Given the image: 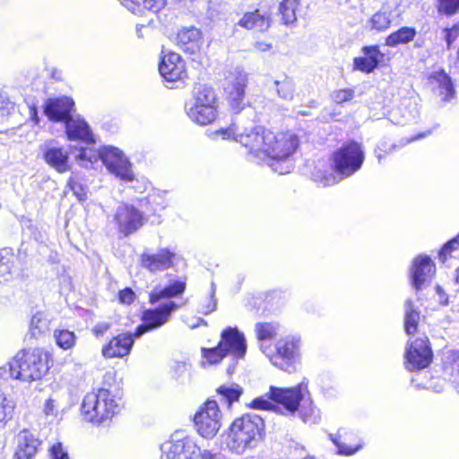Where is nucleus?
I'll use <instances>...</instances> for the list:
<instances>
[{
    "instance_id": "1",
    "label": "nucleus",
    "mask_w": 459,
    "mask_h": 459,
    "mask_svg": "<svg viewBox=\"0 0 459 459\" xmlns=\"http://www.w3.org/2000/svg\"><path fill=\"white\" fill-rule=\"evenodd\" d=\"M212 136L213 139L234 140L239 143L258 162H267L273 170L281 175L287 174L293 169L290 158L299 144L297 135L290 132L275 134L262 126L240 131L235 124L213 132Z\"/></svg>"
},
{
    "instance_id": "2",
    "label": "nucleus",
    "mask_w": 459,
    "mask_h": 459,
    "mask_svg": "<svg viewBox=\"0 0 459 459\" xmlns=\"http://www.w3.org/2000/svg\"><path fill=\"white\" fill-rule=\"evenodd\" d=\"M48 355L41 349L22 350L0 368V377L31 383L42 378L49 369Z\"/></svg>"
},
{
    "instance_id": "3",
    "label": "nucleus",
    "mask_w": 459,
    "mask_h": 459,
    "mask_svg": "<svg viewBox=\"0 0 459 459\" xmlns=\"http://www.w3.org/2000/svg\"><path fill=\"white\" fill-rule=\"evenodd\" d=\"M333 159L335 172L341 175V178H337L331 171L320 169H316L312 173L313 180L323 186H333L342 178L350 177L358 171L364 161V152L360 144L350 142L336 151Z\"/></svg>"
},
{
    "instance_id": "4",
    "label": "nucleus",
    "mask_w": 459,
    "mask_h": 459,
    "mask_svg": "<svg viewBox=\"0 0 459 459\" xmlns=\"http://www.w3.org/2000/svg\"><path fill=\"white\" fill-rule=\"evenodd\" d=\"M264 429L263 419L256 414H246L236 419L229 428L226 445L230 450L242 454L255 447Z\"/></svg>"
},
{
    "instance_id": "5",
    "label": "nucleus",
    "mask_w": 459,
    "mask_h": 459,
    "mask_svg": "<svg viewBox=\"0 0 459 459\" xmlns=\"http://www.w3.org/2000/svg\"><path fill=\"white\" fill-rule=\"evenodd\" d=\"M307 393V386L304 384L291 388L271 386L267 394L268 399L264 396L257 397L251 402L250 406L256 410H277L282 414L292 415L298 411L300 402Z\"/></svg>"
},
{
    "instance_id": "6",
    "label": "nucleus",
    "mask_w": 459,
    "mask_h": 459,
    "mask_svg": "<svg viewBox=\"0 0 459 459\" xmlns=\"http://www.w3.org/2000/svg\"><path fill=\"white\" fill-rule=\"evenodd\" d=\"M119 409L118 400L110 391L104 388L86 394L81 405L83 420L96 425L111 420Z\"/></svg>"
},
{
    "instance_id": "7",
    "label": "nucleus",
    "mask_w": 459,
    "mask_h": 459,
    "mask_svg": "<svg viewBox=\"0 0 459 459\" xmlns=\"http://www.w3.org/2000/svg\"><path fill=\"white\" fill-rule=\"evenodd\" d=\"M261 351L266 355L273 365L278 368L292 373L296 370V364L299 361L300 339L287 336L276 342L274 351L262 344Z\"/></svg>"
},
{
    "instance_id": "8",
    "label": "nucleus",
    "mask_w": 459,
    "mask_h": 459,
    "mask_svg": "<svg viewBox=\"0 0 459 459\" xmlns=\"http://www.w3.org/2000/svg\"><path fill=\"white\" fill-rule=\"evenodd\" d=\"M160 459H219V455L202 450L191 438L184 437L164 443Z\"/></svg>"
},
{
    "instance_id": "9",
    "label": "nucleus",
    "mask_w": 459,
    "mask_h": 459,
    "mask_svg": "<svg viewBox=\"0 0 459 459\" xmlns=\"http://www.w3.org/2000/svg\"><path fill=\"white\" fill-rule=\"evenodd\" d=\"M222 413L214 400H208L195 414L194 422L200 436L211 439L221 427Z\"/></svg>"
},
{
    "instance_id": "10",
    "label": "nucleus",
    "mask_w": 459,
    "mask_h": 459,
    "mask_svg": "<svg viewBox=\"0 0 459 459\" xmlns=\"http://www.w3.org/2000/svg\"><path fill=\"white\" fill-rule=\"evenodd\" d=\"M100 160L108 172L125 182L134 179L132 165L122 151L113 146L101 148Z\"/></svg>"
},
{
    "instance_id": "11",
    "label": "nucleus",
    "mask_w": 459,
    "mask_h": 459,
    "mask_svg": "<svg viewBox=\"0 0 459 459\" xmlns=\"http://www.w3.org/2000/svg\"><path fill=\"white\" fill-rule=\"evenodd\" d=\"M247 81V74L238 69L228 78L225 86L226 100L233 114L240 113L247 106L245 89Z\"/></svg>"
},
{
    "instance_id": "12",
    "label": "nucleus",
    "mask_w": 459,
    "mask_h": 459,
    "mask_svg": "<svg viewBox=\"0 0 459 459\" xmlns=\"http://www.w3.org/2000/svg\"><path fill=\"white\" fill-rule=\"evenodd\" d=\"M178 307V305L176 302L169 301L160 305L157 308L145 310L142 317L143 323L137 326L134 336L141 337L146 332L162 326L169 321L171 313Z\"/></svg>"
},
{
    "instance_id": "13",
    "label": "nucleus",
    "mask_w": 459,
    "mask_h": 459,
    "mask_svg": "<svg viewBox=\"0 0 459 459\" xmlns=\"http://www.w3.org/2000/svg\"><path fill=\"white\" fill-rule=\"evenodd\" d=\"M114 220L119 232L124 236H128L138 230L145 221L141 211L127 204H122L117 208Z\"/></svg>"
},
{
    "instance_id": "14",
    "label": "nucleus",
    "mask_w": 459,
    "mask_h": 459,
    "mask_svg": "<svg viewBox=\"0 0 459 459\" xmlns=\"http://www.w3.org/2000/svg\"><path fill=\"white\" fill-rule=\"evenodd\" d=\"M179 255L167 247L160 248L156 252L144 251L141 255V265L150 273H155L165 271L175 265Z\"/></svg>"
},
{
    "instance_id": "15",
    "label": "nucleus",
    "mask_w": 459,
    "mask_h": 459,
    "mask_svg": "<svg viewBox=\"0 0 459 459\" xmlns=\"http://www.w3.org/2000/svg\"><path fill=\"white\" fill-rule=\"evenodd\" d=\"M432 359V352L424 339L418 338L412 342L405 353L406 368L410 371L427 368Z\"/></svg>"
},
{
    "instance_id": "16",
    "label": "nucleus",
    "mask_w": 459,
    "mask_h": 459,
    "mask_svg": "<svg viewBox=\"0 0 459 459\" xmlns=\"http://www.w3.org/2000/svg\"><path fill=\"white\" fill-rule=\"evenodd\" d=\"M219 344L226 355H231L235 359L244 358L247 351L245 336L236 327L223 330Z\"/></svg>"
},
{
    "instance_id": "17",
    "label": "nucleus",
    "mask_w": 459,
    "mask_h": 459,
    "mask_svg": "<svg viewBox=\"0 0 459 459\" xmlns=\"http://www.w3.org/2000/svg\"><path fill=\"white\" fill-rule=\"evenodd\" d=\"M163 53L159 65L160 75L168 82H177L186 76L185 63L181 56L174 52Z\"/></svg>"
},
{
    "instance_id": "18",
    "label": "nucleus",
    "mask_w": 459,
    "mask_h": 459,
    "mask_svg": "<svg viewBox=\"0 0 459 459\" xmlns=\"http://www.w3.org/2000/svg\"><path fill=\"white\" fill-rule=\"evenodd\" d=\"M136 338L134 333L118 334L102 348V355L107 359L123 358L130 353Z\"/></svg>"
},
{
    "instance_id": "19",
    "label": "nucleus",
    "mask_w": 459,
    "mask_h": 459,
    "mask_svg": "<svg viewBox=\"0 0 459 459\" xmlns=\"http://www.w3.org/2000/svg\"><path fill=\"white\" fill-rule=\"evenodd\" d=\"M74 105V100L68 97L49 99L46 101L44 112L52 121L66 122L71 117Z\"/></svg>"
},
{
    "instance_id": "20",
    "label": "nucleus",
    "mask_w": 459,
    "mask_h": 459,
    "mask_svg": "<svg viewBox=\"0 0 459 459\" xmlns=\"http://www.w3.org/2000/svg\"><path fill=\"white\" fill-rule=\"evenodd\" d=\"M435 264L427 255L415 258L411 269V281L416 290H420L435 273Z\"/></svg>"
},
{
    "instance_id": "21",
    "label": "nucleus",
    "mask_w": 459,
    "mask_h": 459,
    "mask_svg": "<svg viewBox=\"0 0 459 459\" xmlns=\"http://www.w3.org/2000/svg\"><path fill=\"white\" fill-rule=\"evenodd\" d=\"M362 56L353 59L354 69L369 74L373 72L380 63L383 54L377 45L365 46L361 48Z\"/></svg>"
},
{
    "instance_id": "22",
    "label": "nucleus",
    "mask_w": 459,
    "mask_h": 459,
    "mask_svg": "<svg viewBox=\"0 0 459 459\" xmlns=\"http://www.w3.org/2000/svg\"><path fill=\"white\" fill-rule=\"evenodd\" d=\"M39 441L29 430L16 436V450L13 459H31L37 453Z\"/></svg>"
},
{
    "instance_id": "23",
    "label": "nucleus",
    "mask_w": 459,
    "mask_h": 459,
    "mask_svg": "<svg viewBox=\"0 0 459 459\" xmlns=\"http://www.w3.org/2000/svg\"><path fill=\"white\" fill-rule=\"evenodd\" d=\"M429 82L433 90L442 98V100L448 101L454 98V85L450 77L444 71L433 72L429 78Z\"/></svg>"
},
{
    "instance_id": "24",
    "label": "nucleus",
    "mask_w": 459,
    "mask_h": 459,
    "mask_svg": "<svg viewBox=\"0 0 459 459\" xmlns=\"http://www.w3.org/2000/svg\"><path fill=\"white\" fill-rule=\"evenodd\" d=\"M65 132L69 140H82L93 143V135L88 124L80 117H71L65 122Z\"/></svg>"
},
{
    "instance_id": "25",
    "label": "nucleus",
    "mask_w": 459,
    "mask_h": 459,
    "mask_svg": "<svg viewBox=\"0 0 459 459\" xmlns=\"http://www.w3.org/2000/svg\"><path fill=\"white\" fill-rule=\"evenodd\" d=\"M44 160L59 173L70 170L68 152L60 147H48L44 152Z\"/></svg>"
},
{
    "instance_id": "26",
    "label": "nucleus",
    "mask_w": 459,
    "mask_h": 459,
    "mask_svg": "<svg viewBox=\"0 0 459 459\" xmlns=\"http://www.w3.org/2000/svg\"><path fill=\"white\" fill-rule=\"evenodd\" d=\"M177 40L184 51L194 54L199 49L201 31L195 27L183 28L178 31Z\"/></svg>"
},
{
    "instance_id": "27",
    "label": "nucleus",
    "mask_w": 459,
    "mask_h": 459,
    "mask_svg": "<svg viewBox=\"0 0 459 459\" xmlns=\"http://www.w3.org/2000/svg\"><path fill=\"white\" fill-rule=\"evenodd\" d=\"M188 117L195 123L205 126L215 120L218 110L217 108L203 107L195 105L186 106Z\"/></svg>"
},
{
    "instance_id": "28",
    "label": "nucleus",
    "mask_w": 459,
    "mask_h": 459,
    "mask_svg": "<svg viewBox=\"0 0 459 459\" xmlns=\"http://www.w3.org/2000/svg\"><path fill=\"white\" fill-rule=\"evenodd\" d=\"M419 114L416 101L408 99L404 100L396 109L393 110L391 116L396 124H406L415 120Z\"/></svg>"
},
{
    "instance_id": "29",
    "label": "nucleus",
    "mask_w": 459,
    "mask_h": 459,
    "mask_svg": "<svg viewBox=\"0 0 459 459\" xmlns=\"http://www.w3.org/2000/svg\"><path fill=\"white\" fill-rule=\"evenodd\" d=\"M392 12L389 7L383 6L376 12L366 22V29L377 32L387 30L392 22Z\"/></svg>"
},
{
    "instance_id": "30",
    "label": "nucleus",
    "mask_w": 459,
    "mask_h": 459,
    "mask_svg": "<svg viewBox=\"0 0 459 459\" xmlns=\"http://www.w3.org/2000/svg\"><path fill=\"white\" fill-rule=\"evenodd\" d=\"M186 290V282L176 281L163 289H155L150 294V302L154 304L162 299L177 297L182 294Z\"/></svg>"
},
{
    "instance_id": "31",
    "label": "nucleus",
    "mask_w": 459,
    "mask_h": 459,
    "mask_svg": "<svg viewBox=\"0 0 459 459\" xmlns=\"http://www.w3.org/2000/svg\"><path fill=\"white\" fill-rule=\"evenodd\" d=\"M238 24L248 30L264 31L270 27V19L269 16L262 15L256 11L246 13Z\"/></svg>"
},
{
    "instance_id": "32",
    "label": "nucleus",
    "mask_w": 459,
    "mask_h": 459,
    "mask_svg": "<svg viewBox=\"0 0 459 459\" xmlns=\"http://www.w3.org/2000/svg\"><path fill=\"white\" fill-rule=\"evenodd\" d=\"M348 431L340 429L336 434L330 435L333 443L338 448V454L342 455H352L363 446V443L359 441L354 446L346 444L348 439Z\"/></svg>"
},
{
    "instance_id": "33",
    "label": "nucleus",
    "mask_w": 459,
    "mask_h": 459,
    "mask_svg": "<svg viewBox=\"0 0 459 459\" xmlns=\"http://www.w3.org/2000/svg\"><path fill=\"white\" fill-rule=\"evenodd\" d=\"M215 91L210 87H199L195 92L194 99L188 105L218 108Z\"/></svg>"
},
{
    "instance_id": "34",
    "label": "nucleus",
    "mask_w": 459,
    "mask_h": 459,
    "mask_svg": "<svg viewBox=\"0 0 459 459\" xmlns=\"http://www.w3.org/2000/svg\"><path fill=\"white\" fill-rule=\"evenodd\" d=\"M416 34L417 31L414 28L407 26L402 27L387 36L385 45L394 48L400 44H407L414 39Z\"/></svg>"
},
{
    "instance_id": "35",
    "label": "nucleus",
    "mask_w": 459,
    "mask_h": 459,
    "mask_svg": "<svg viewBox=\"0 0 459 459\" xmlns=\"http://www.w3.org/2000/svg\"><path fill=\"white\" fill-rule=\"evenodd\" d=\"M14 255L9 248H4L0 252V286L12 279V268Z\"/></svg>"
},
{
    "instance_id": "36",
    "label": "nucleus",
    "mask_w": 459,
    "mask_h": 459,
    "mask_svg": "<svg viewBox=\"0 0 459 459\" xmlns=\"http://www.w3.org/2000/svg\"><path fill=\"white\" fill-rule=\"evenodd\" d=\"M15 408V401L10 395L0 392V429L5 427L13 419Z\"/></svg>"
},
{
    "instance_id": "37",
    "label": "nucleus",
    "mask_w": 459,
    "mask_h": 459,
    "mask_svg": "<svg viewBox=\"0 0 459 459\" xmlns=\"http://www.w3.org/2000/svg\"><path fill=\"white\" fill-rule=\"evenodd\" d=\"M121 4L126 6L132 13H136L140 11L141 5H143L144 8L158 12L167 3V0H119Z\"/></svg>"
},
{
    "instance_id": "38",
    "label": "nucleus",
    "mask_w": 459,
    "mask_h": 459,
    "mask_svg": "<svg viewBox=\"0 0 459 459\" xmlns=\"http://www.w3.org/2000/svg\"><path fill=\"white\" fill-rule=\"evenodd\" d=\"M101 149L96 150L94 148L87 147L82 148L79 153L75 156L77 163L85 169H91L100 160Z\"/></svg>"
},
{
    "instance_id": "39",
    "label": "nucleus",
    "mask_w": 459,
    "mask_h": 459,
    "mask_svg": "<svg viewBox=\"0 0 459 459\" xmlns=\"http://www.w3.org/2000/svg\"><path fill=\"white\" fill-rule=\"evenodd\" d=\"M48 327L49 319L43 312L39 311L31 317L29 334L33 338H38L47 333L48 331Z\"/></svg>"
},
{
    "instance_id": "40",
    "label": "nucleus",
    "mask_w": 459,
    "mask_h": 459,
    "mask_svg": "<svg viewBox=\"0 0 459 459\" xmlns=\"http://www.w3.org/2000/svg\"><path fill=\"white\" fill-rule=\"evenodd\" d=\"M419 320L420 313L414 308L412 301L406 300L404 328L407 334H414L417 332Z\"/></svg>"
},
{
    "instance_id": "41",
    "label": "nucleus",
    "mask_w": 459,
    "mask_h": 459,
    "mask_svg": "<svg viewBox=\"0 0 459 459\" xmlns=\"http://www.w3.org/2000/svg\"><path fill=\"white\" fill-rule=\"evenodd\" d=\"M299 6L298 0H283L280 4V13L284 24H291L296 19V10Z\"/></svg>"
},
{
    "instance_id": "42",
    "label": "nucleus",
    "mask_w": 459,
    "mask_h": 459,
    "mask_svg": "<svg viewBox=\"0 0 459 459\" xmlns=\"http://www.w3.org/2000/svg\"><path fill=\"white\" fill-rule=\"evenodd\" d=\"M274 86L281 99L285 100H293L295 85L290 78L285 77L282 81L275 80Z\"/></svg>"
},
{
    "instance_id": "43",
    "label": "nucleus",
    "mask_w": 459,
    "mask_h": 459,
    "mask_svg": "<svg viewBox=\"0 0 459 459\" xmlns=\"http://www.w3.org/2000/svg\"><path fill=\"white\" fill-rule=\"evenodd\" d=\"M54 337L56 344L63 350H68L75 344V334L68 330L55 331Z\"/></svg>"
},
{
    "instance_id": "44",
    "label": "nucleus",
    "mask_w": 459,
    "mask_h": 459,
    "mask_svg": "<svg viewBox=\"0 0 459 459\" xmlns=\"http://www.w3.org/2000/svg\"><path fill=\"white\" fill-rule=\"evenodd\" d=\"M217 392L219 394L223 396L229 403H232L233 402L238 400L240 394H242V389L238 385H224L220 386L217 389Z\"/></svg>"
},
{
    "instance_id": "45",
    "label": "nucleus",
    "mask_w": 459,
    "mask_h": 459,
    "mask_svg": "<svg viewBox=\"0 0 459 459\" xmlns=\"http://www.w3.org/2000/svg\"><path fill=\"white\" fill-rule=\"evenodd\" d=\"M255 333L259 341L271 340L276 334V327L270 323H258L255 325Z\"/></svg>"
},
{
    "instance_id": "46",
    "label": "nucleus",
    "mask_w": 459,
    "mask_h": 459,
    "mask_svg": "<svg viewBox=\"0 0 459 459\" xmlns=\"http://www.w3.org/2000/svg\"><path fill=\"white\" fill-rule=\"evenodd\" d=\"M203 357L205 359L206 363L210 365L217 364L219 363L225 356L226 353H224V351L220 348V344L214 348L211 349H203Z\"/></svg>"
},
{
    "instance_id": "47",
    "label": "nucleus",
    "mask_w": 459,
    "mask_h": 459,
    "mask_svg": "<svg viewBox=\"0 0 459 459\" xmlns=\"http://www.w3.org/2000/svg\"><path fill=\"white\" fill-rule=\"evenodd\" d=\"M437 11L451 16L459 12V0H437Z\"/></svg>"
},
{
    "instance_id": "48",
    "label": "nucleus",
    "mask_w": 459,
    "mask_h": 459,
    "mask_svg": "<svg viewBox=\"0 0 459 459\" xmlns=\"http://www.w3.org/2000/svg\"><path fill=\"white\" fill-rule=\"evenodd\" d=\"M67 186L79 201H84L87 198L86 188L74 178H69Z\"/></svg>"
},
{
    "instance_id": "49",
    "label": "nucleus",
    "mask_w": 459,
    "mask_h": 459,
    "mask_svg": "<svg viewBox=\"0 0 459 459\" xmlns=\"http://www.w3.org/2000/svg\"><path fill=\"white\" fill-rule=\"evenodd\" d=\"M354 97V91L351 89H341L333 92L332 98L333 101L337 104H342L343 102L349 101L352 100Z\"/></svg>"
},
{
    "instance_id": "50",
    "label": "nucleus",
    "mask_w": 459,
    "mask_h": 459,
    "mask_svg": "<svg viewBox=\"0 0 459 459\" xmlns=\"http://www.w3.org/2000/svg\"><path fill=\"white\" fill-rule=\"evenodd\" d=\"M459 247V234L453 238L452 240L448 241L446 244L444 245L442 249L439 252V258L442 260V262H445L446 260V257L448 255H450L454 250H456Z\"/></svg>"
},
{
    "instance_id": "51",
    "label": "nucleus",
    "mask_w": 459,
    "mask_h": 459,
    "mask_svg": "<svg viewBox=\"0 0 459 459\" xmlns=\"http://www.w3.org/2000/svg\"><path fill=\"white\" fill-rule=\"evenodd\" d=\"M444 38L446 41L447 48H451V45L459 38V24L455 25L451 29H446L443 30Z\"/></svg>"
},
{
    "instance_id": "52",
    "label": "nucleus",
    "mask_w": 459,
    "mask_h": 459,
    "mask_svg": "<svg viewBox=\"0 0 459 459\" xmlns=\"http://www.w3.org/2000/svg\"><path fill=\"white\" fill-rule=\"evenodd\" d=\"M215 287L214 283H212V290L210 297L207 298V304L202 307L201 312L204 315H208L216 309L217 303L214 299Z\"/></svg>"
},
{
    "instance_id": "53",
    "label": "nucleus",
    "mask_w": 459,
    "mask_h": 459,
    "mask_svg": "<svg viewBox=\"0 0 459 459\" xmlns=\"http://www.w3.org/2000/svg\"><path fill=\"white\" fill-rule=\"evenodd\" d=\"M52 459H69L68 454L64 450L61 443L54 444L50 448Z\"/></svg>"
},
{
    "instance_id": "54",
    "label": "nucleus",
    "mask_w": 459,
    "mask_h": 459,
    "mask_svg": "<svg viewBox=\"0 0 459 459\" xmlns=\"http://www.w3.org/2000/svg\"><path fill=\"white\" fill-rule=\"evenodd\" d=\"M119 300L124 304H131L135 298L134 292L130 288H126L119 292Z\"/></svg>"
},
{
    "instance_id": "55",
    "label": "nucleus",
    "mask_w": 459,
    "mask_h": 459,
    "mask_svg": "<svg viewBox=\"0 0 459 459\" xmlns=\"http://www.w3.org/2000/svg\"><path fill=\"white\" fill-rule=\"evenodd\" d=\"M174 370L178 374V377H180L185 373L190 375L191 365L187 362H177L174 366Z\"/></svg>"
},
{
    "instance_id": "56",
    "label": "nucleus",
    "mask_w": 459,
    "mask_h": 459,
    "mask_svg": "<svg viewBox=\"0 0 459 459\" xmlns=\"http://www.w3.org/2000/svg\"><path fill=\"white\" fill-rule=\"evenodd\" d=\"M44 412L47 416H56L57 408L53 399H48L44 404Z\"/></svg>"
},
{
    "instance_id": "57",
    "label": "nucleus",
    "mask_w": 459,
    "mask_h": 459,
    "mask_svg": "<svg viewBox=\"0 0 459 459\" xmlns=\"http://www.w3.org/2000/svg\"><path fill=\"white\" fill-rule=\"evenodd\" d=\"M110 328V324L107 322L98 323L92 329L93 333L99 337L103 335Z\"/></svg>"
},
{
    "instance_id": "58",
    "label": "nucleus",
    "mask_w": 459,
    "mask_h": 459,
    "mask_svg": "<svg viewBox=\"0 0 459 459\" xmlns=\"http://www.w3.org/2000/svg\"><path fill=\"white\" fill-rule=\"evenodd\" d=\"M255 48L260 51H267L271 49L272 45L266 42H256L255 45Z\"/></svg>"
},
{
    "instance_id": "59",
    "label": "nucleus",
    "mask_w": 459,
    "mask_h": 459,
    "mask_svg": "<svg viewBox=\"0 0 459 459\" xmlns=\"http://www.w3.org/2000/svg\"><path fill=\"white\" fill-rule=\"evenodd\" d=\"M145 27L143 25H141V26H137L136 27V34L139 38H143V34L142 32V30L144 29Z\"/></svg>"
},
{
    "instance_id": "60",
    "label": "nucleus",
    "mask_w": 459,
    "mask_h": 459,
    "mask_svg": "<svg viewBox=\"0 0 459 459\" xmlns=\"http://www.w3.org/2000/svg\"><path fill=\"white\" fill-rule=\"evenodd\" d=\"M303 459H316L314 456H311V455H308V456H306L305 458Z\"/></svg>"
},
{
    "instance_id": "61",
    "label": "nucleus",
    "mask_w": 459,
    "mask_h": 459,
    "mask_svg": "<svg viewBox=\"0 0 459 459\" xmlns=\"http://www.w3.org/2000/svg\"><path fill=\"white\" fill-rule=\"evenodd\" d=\"M233 370H234V368H230L228 369V373H229V374H231Z\"/></svg>"
},
{
    "instance_id": "62",
    "label": "nucleus",
    "mask_w": 459,
    "mask_h": 459,
    "mask_svg": "<svg viewBox=\"0 0 459 459\" xmlns=\"http://www.w3.org/2000/svg\"><path fill=\"white\" fill-rule=\"evenodd\" d=\"M422 137V135H419L418 137H414L412 140H417L419 138Z\"/></svg>"
},
{
    "instance_id": "63",
    "label": "nucleus",
    "mask_w": 459,
    "mask_h": 459,
    "mask_svg": "<svg viewBox=\"0 0 459 459\" xmlns=\"http://www.w3.org/2000/svg\"><path fill=\"white\" fill-rule=\"evenodd\" d=\"M377 158L380 160L382 159V156L379 154V155H377Z\"/></svg>"
},
{
    "instance_id": "64",
    "label": "nucleus",
    "mask_w": 459,
    "mask_h": 459,
    "mask_svg": "<svg viewBox=\"0 0 459 459\" xmlns=\"http://www.w3.org/2000/svg\"><path fill=\"white\" fill-rule=\"evenodd\" d=\"M456 281H458V282H459V276L457 277Z\"/></svg>"
}]
</instances>
